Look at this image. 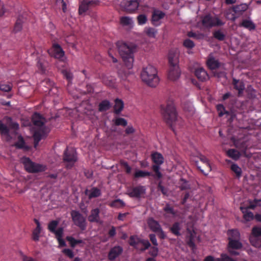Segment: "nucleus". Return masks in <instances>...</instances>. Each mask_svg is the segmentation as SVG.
Masks as SVG:
<instances>
[{
	"mask_svg": "<svg viewBox=\"0 0 261 261\" xmlns=\"http://www.w3.org/2000/svg\"><path fill=\"white\" fill-rule=\"evenodd\" d=\"M161 112L164 121L175 133L176 125L180 127L184 125L182 119L177 115L173 101L168 100L166 105H161Z\"/></svg>",
	"mask_w": 261,
	"mask_h": 261,
	"instance_id": "nucleus-1",
	"label": "nucleus"
},
{
	"mask_svg": "<svg viewBox=\"0 0 261 261\" xmlns=\"http://www.w3.org/2000/svg\"><path fill=\"white\" fill-rule=\"evenodd\" d=\"M119 53L121 57L125 66L128 69L133 67L134 53L136 50V45L132 43L118 41L116 43Z\"/></svg>",
	"mask_w": 261,
	"mask_h": 261,
	"instance_id": "nucleus-2",
	"label": "nucleus"
},
{
	"mask_svg": "<svg viewBox=\"0 0 261 261\" xmlns=\"http://www.w3.org/2000/svg\"><path fill=\"white\" fill-rule=\"evenodd\" d=\"M141 77L144 83L151 87H156L159 82L156 69L150 65L143 69Z\"/></svg>",
	"mask_w": 261,
	"mask_h": 261,
	"instance_id": "nucleus-3",
	"label": "nucleus"
},
{
	"mask_svg": "<svg viewBox=\"0 0 261 261\" xmlns=\"http://www.w3.org/2000/svg\"><path fill=\"white\" fill-rule=\"evenodd\" d=\"M174 57L175 55L170 51L168 56L169 69L168 73L169 79L172 81H175L178 79L180 75V71L177 64V61Z\"/></svg>",
	"mask_w": 261,
	"mask_h": 261,
	"instance_id": "nucleus-4",
	"label": "nucleus"
},
{
	"mask_svg": "<svg viewBox=\"0 0 261 261\" xmlns=\"http://www.w3.org/2000/svg\"><path fill=\"white\" fill-rule=\"evenodd\" d=\"M21 163L23 164L25 170L29 173H39L44 171L46 169L45 165L35 163L28 157L22 158Z\"/></svg>",
	"mask_w": 261,
	"mask_h": 261,
	"instance_id": "nucleus-5",
	"label": "nucleus"
},
{
	"mask_svg": "<svg viewBox=\"0 0 261 261\" xmlns=\"http://www.w3.org/2000/svg\"><path fill=\"white\" fill-rule=\"evenodd\" d=\"M77 152L73 148L67 147L64 150L63 161L65 163V167L67 169H71L77 162Z\"/></svg>",
	"mask_w": 261,
	"mask_h": 261,
	"instance_id": "nucleus-6",
	"label": "nucleus"
},
{
	"mask_svg": "<svg viewBox=\"0 0 261 261\" xmlns=\"http://www.w3.org/2000/svg\"><path fill=\"white\" fill-rule=\"evenodd\" d=\"M4 120L8 126L0 120V134L2 136L10 137L9 128L17 130L19 129V124L17 122L13 121L10 117L6 116L4 118Z\"/></svg>",
	"mask_w": 261,
	"mask_h": 261,
	"instance_id": "nucleus-7",
	"label": "nucleus"
},
{
	"mask_svg": "<svg viewBox=\"0 0 261 261\" xmlns=\"http://www.w3.org/2000/svg\"><path fill=\"white\" fill-rule=\"evenodd\" d=\"M201 18L202 25L207 28H211L213 27L222 26L225 23L218 17H213L210 14H206L205 15L202 16Z\"/></svg>",
	"mask_w": 261,
	"mask_h": 261,
	"instance_id": "nucleus-8",
	"label": "nucleus"
},
{
	"mask_svg": "<svg viewBox=\"0 0 261 261\" xmlns=\"http://www.w3.org/2000/svg\"><path fill=\"white\" fill-rule=\"evenodd\" d=\"M71 216L74 224L79 227L81 230H85L87 223L85 218L78 211H72Z\"/></svg>",
	"mask_w": 261,
	"mask_h": 261,
	"instance_id": "nucleus-9",
	"label": "nucleus"
},
{
	"mask_svg": "<svg viewBox=\"0 0 261 261\" xmlns=\"http://www.w3.org/2000/svg\"><path fill=\"white\" fill-rule=\"evenodd\" d=\"M139 3L140 0H123L121 5L125 11L132 13L137 10Z\"/></svg>",
	"mask_w": 261,
	"mask_h": 261,
	"instance_id": "nucleus-10",
	"label": "nucleus"
},
{
	"mask_svg": "<svg viewBox=\"0 0 261 261\" xmlns=\"http://www.w3.org/2000/svg\"><path fill=\"white\" fill-rule=\"evenodd\" d=\"M146 190L145 186L138 185L129 189L128 190L127 194L130 197L140 198L142 195L145 193Z\"/></svg>",
	"mask_w": 261,
	"mask_h": 261,
	"instance_id": "nucleus-11",
	"label": "nucleus"
},
{
	"mask_svg": "<svg viewBox=\"0 0 261 261\" xmlns=\"http://www.w3.org/2000/svg\"><path fill=\"white\" fill-rule=\"evenodd\" d=\"M198 158L199 160L205 165L204 169H202L200 166L198 165V161H194L195 162V165L197 166V168L204 175H207L208 172H210L212 169L209 163L208 159L204 155L199 154L198 156Z\"/></svg>",
	"mask_w": 261,
	"mask_h": 261,
	"instance_id": "nucleus-12",
	"label": "nucleus"
},
{
	"mask_svg": "<svg viewBox=\"0 0 261 261\" xmlns=\"http://www.w3.org/2000/svg\"><path fill=\"white\" fill-rule=\"evenodd\" d=\"M98 3V0H83L79 6V14L81 15L85 13L89 8L97 5Z\"/></svg>",
	"mask_w": 261,
	"mask_h": 261,
	"instance_id": "nucleus-13",
	"label": "nucleus"
},
{
	"mask_svg": "<svg viewBox=\"0 0 261 261\" xmlns=\"http://www.w3.org/2000/svg\"><path fill=\"white\" fill-rule=\"evenodd\" d=\"M165 16V13L163 11L154 9L152 13L151 16V23L152 24L158 27L161 24L160 20L163 19Z\"/></svg>",
	"mask_w": 261,
	"mask_h": 261,
	"instance_id": "nucleus-14",
	"label": "nucleus"
},
{
	"mask_svg": "<svg viewBox=\"0 0 261 261\" xmlns=\"http://www.w3.org/2000/svg\"><path fill=\"white\" fill-rule=\"evenodd\" d=\"M49 54L57 59H60L65 55L61 46L58 43H54L51 48L49 50Z\"/></svg>",
	"mask_w": 261,
	"mask_h": 261,
	"instance_id": "nucleus-15",
	"label": "nucleus"
},
{
	"mask_svg": "<svg viewBox=\"0 0 261 261\" xmlns=\"http://www.w3.org/2000/svg\"><path fill=\"white\" fill-rule=\"evenodd\" d=\"M32 122L34 125L43 128V125L45 123V119L38 113H35L32 116Z\"/></svg>",
	"mask_w": 261,
	"mask_h": 261,
	"instance_id": "nucleus-16",
	"label": "nucleus"
},
{
	"mask_svg": "<svg viewBox=\"0 0 261 261\" xmlns=\"http://www.w3.org/2000/svg\"><path fill=\"white\" fill-rule=\"evenodd\" d=\"M123 248L120 246H116L111 249L108 254V258L110 260H114L122 252Z\"/></svg>",
	"mask_w": 261,
	"mask_h": 261,
	"instance_id": "nucleus-17",
	"label": "nucleus"
},
{
	"mask_svg": "<svg viewBox=\"0 0 261 261\" xmlns=\"http://www.w3.org/2000/svg\"><path fill=\"white\" fill-rule=\"evenodd\" d=\"M59 224V221L57 220H52L48 224V229L49 231L55 235L58 234L60 236L61 234L60 233L64 231L63 228L62 227H59L57 229H56Z\"/></svg>",
	"mask_w": 261,
	"mask_h": 261,
	"instance_id": "nucleus-18",
	"label": "nucleus"
},
{
	"mask_svg": "<svg viewBox=\"0 0 261 261\" xmlns=\"http://www.w3.org/2000/svg\"><path fill=\"white\" fill-rule=\"evenodd\" d=\"M100 210L98 208L92 209L90 212V214L88 217V220L91 223H101L100 220Z\"/></svg>",
	"mask_w": 261,
	"mask_h": 261,
	"instance_id": "nucleus-19",
	"label": "nucleus"
},
{
	"mask_svg": "<svg viewBox=\"0 0 261 261\" xmlns=\"http://www.w3.org/2000/svg\"><path fill=\"white\" fill-rule=\"evenodd\" d=\"M221 63L213 56H210L206 61V65L211 70H216L220 66Z\"/></svg>",
	"mask_w": 261,
	"mask_h": 261,
	"instance_id": "nucleus-20",
	"label": "nucleus"
},
{
	"mask_svg": "<svg viewBox=\"0 0 261 261\" xmlns=\"http://www.w3.org/2000/svg\"><path fill=\"white\" fill-rule=\"evenodd\" d=\"M46 134L43 128H40L39 130L35 132L33 137L34 140V147L36 148L38 145L40 141L43 138L45 137Z\"/></svg>",
	"mask_w": 261,
	"mask_h": 261,
	"instance_id": "nucleus-21",
	"label": "nucleus"
},
{
	"mask_svg": "<svg viewBox=\"0 0 261 261\" xmlns=\"http://www.w3.org/2000/svg\"><path fill=\"white\" fill-rule=\"evenodd\" d=\"M232 83L234 89L238 91V96H241L245 89V84L244 82L233 78Z\"/></svg>",
	"mask_w": 261,
	"mask_h": 261,
	"instance_id": "nucleus-22",
	"label": "nucleus"
},
{
	"mask_svg": "<svg viewBox=\"0 0 261 261\" xmlns=\"http://www.w3.org/2000/svg\"><path fill=\"white\" fill-rule=\"evenodd\" d=\"M35 223L36 224V227L33 230L32 233V239L34 241H38L40 237V233L41 230L40 223L38 220L34 219Z\"/></svg>",
	"mask_w": 261,
	"mask_h": 261,
	"instance_id": "nucleus-23",
	"label": "nucleus"
},
{
	"mask_svg": "<svg viewBox=\"0 0 261 261\" xmlns=\"http://www.w3.org/2000/svg\"><path fill=\"white\" fill-rule=\"evenodd\" d=\"M239 27L244 28L250 31L255 30L256 25L255 23L251 20L243 19L239 24Z\"/></svg>",
	"mask_w": 261,
	"mask_h": 261,
	"instance_id": "nucleus-24",
	"label": "nucleus"
},
{
	"mask_svg": "<svg viewBox=\"0 0 261 261\" xmlns=\"http://www.w3.org/2000/svg\"><path fill=\"white\" fill-rule=\"evenodd\" d=\"M248 5L242 3L240 5H234L232 7V10L235 14L241 15L248 8Z\"/></svg>",
	"mask_w": 261,
	"mask_h": 261,
	"instance_id": "nucleus-25",
	"label": "nucleus"
},
{
	"mask_svg": "<svg viewBox=\"0 0 261 261\" xmlns=\"http://www.w3.org/2000/svg\"><path fill=\"white\" fill-rule=\"evenodd\" d=\"M37 67L38 68V72L41 74L45 73L46 66L47 65L46 62L44 60L43 57H39L37 59Z\"/></svg>",
	"mask_w": 261,
	"mask_h": 261,
	"instance_id": "nucleus-26",
	"label": "nucleus"
},
{
	"mask_svg": "<svg viewBox=\"0 0 261 261\" xmlns=\"http://www.w3.org/2000/svg\"><path fill=\"white\" fill-rule=\"evenodd\" d=\"M195 75L201 81H204L208 78L206 71L202 68H199L195 70Z\"/></svg>",
	"mask_w": 261,
	"mask_h": 261,
	"instance_id": "nucleus-27",
	"label": "nucleus"
},
{
	"mask_svg": "<svg viewBox=\"0 0 261 261\" xmlns=\"http://www.w3.org/2000/svg\"><path fill=\"white\" fill-rule=\"evenodd\" d=\"M151 158L152 162L155 164L161 165L164 162V158L163 155L158 152L152 153Z\"/></svg>",
	"mask_w": 261,
	"mask_h": 261,
	"instance_id": "nucleus-28",
	"label": "nucleus"
},
{
	"mask_svg": "<svg viewBox=\"0 0 261 261\" xmlns=\"http://www.w3.org/2000/svg\"><path fill=\"white\" fill-rule=\"evenodd\" d=\"M124 108V103L121 99L116 98L115 100V105L114 106V113L116 115H119Z\"/></svg>",
	"mask_w": 261,
	"mask_h": 261,
	"instance_id": "nucleus-29",
	"label": "nucleus"
},
{
	"mask_svg": "<svg viewBox=\"0 0 261 261\" xmlns=\"http://www.w3.org/2000/svg\"><path fill=\"white\" fill-rule=\"evenodd\" d=\"M147 223L149 228L154 232H158L161 228L160 224L153 218L149 219Z\"/></svg>",
	"mask_w": 261,
	"mask_h": 261,
	"instance_id": "nucleus-30",
	"label": "nucleus"
},
{
	"mask_svg": "<svg viewBox=\"0 0 261 261\" xmlns=\"http://www.w3.org/2000/svg\"><path fill=\"white\" fill-rule=\"evenodd\" d=\"M240 209L243 214V218L246 221H250L255 218L253 213L248 211V208L241 206Z\"/></svg>",
	"mask_w": 261,
	"mask_h": 261,
	"instance_id": "nucleus-31",
	"label": "nucleus"
},
{
	"mask_svg": "<svg viewBox=\"0 0 261 261\" xmlns=\"http://www.w3.org/2000/svg\"><path fill=\"white\" fill-rule=\"evenodd\" d=\"M181 230V224L178 222L174 223L170 228V231L175 236L178 237L181 235L180 231Z\"/></svg>",
	"mask_w": 261,
	"mask_h": 261,
	"instance_id": "nucleus-32",
	"label": "nucleus"
},
{
	"mask_svg": "<svg viewBox=\"0 0 261 261\" xmlns=\"http://www.w3.org/2000/svg\"><path fill=\"white\" fill-rule=\"evenodd\" d=\"M228 236V241L237 240L240 239V234L239 231L237 229L229 230L227 232Z\"/></svg>",
	"mask_w": 261,
	"mask_h": 261,
	"instance_id": "nucleus-33",
	"label": "nucleus"
},
{
	"mask_svg": "<svg viewBox=\"0 0 261 261\" xmlns=\"http://www.w3.org/2000/svg\"><path fill=\"white\" fill-rule=\"evenodd\" d=\"M239 240H240L229 241L228 248L236 250L241 249L243 247V245Z\"/></svg>",
	"mask_w": 261,
	"mask_h": 261,
	"instance_id": "nucleus-34",
	"label": "nucleus"
},
{
	"mask_svg": "<svg viewBox=\"0 0 261 261\" xmlns=\"http://www.w3.org/2000/svg\"><path fill=\"white\" fill-rule=\"evenodd\" d=\"M111 107L110 102L108 100H103L98 105V111L105 112L110 109Z\"/></svg>",
	"mask_w": 261,
	"mask_h": 261,
	"instance_id": "nucleus-35",
	"label": "nucleus"
},
{
	"mask_svg": "<svg viewBox=\"0 0 261 261\" xmlns=\"http://www.w3.org/2000/svg\"><path fill=\"white\" fill-rule=\"evenodd\" d=\"M194 239L195 235L192 232H190L186 238L187 244L192 249H194L196 247Z\"/></svg>",
	"mask_w": 261,
	"mask_h": 261,
	"instance_id": "nucleus-36",
	"label": "nucleus"
},
{
	"mask_svg": "<svg viewBox=\"0 0 261 261\" xmlns=\"http://www.w3.org/2000/svg\"><path fill=\"white\" fill-rule=\"evenodd\" d=\"M227 154L234 160H238L241 155L240 152L234 149H228L227 151Z\"/></svg>",
	"mask_w": 261,
	"mask_h": 261,
	"instance_id": "nucleus-37",
	"label": "nucleus"
},
{
	"mask_svg": "<svg viewBox=\"0 0 261 261\" xmlns=\"http://www.w3.org/2000/svg\"><path fill=\"white\" fill-rule=\"evenodd\" d=\"M103 83L107 86L114 88L115 86V79L112 76H107L103 79Z\"/></svg>",
	"mask_w": 261,
	"mask_h": 261,
	"instance_id": "nucleus-38",
	"label": "nucleus"
},
{
	"mask_svg": "<svg viewBox=\"0 0 261 261\" xmlns=\"http://www.w3.org/2000/svg\"><path fill=\"white\" fill-rule=\"evenodd\" d=\"M217 110L218 112V115L219 117H222L224 114H225L227 116L231 115V113L228 111L225 110L224 106L222 104H219L217 106Z\"/></svg>",
	"mask_w": 261,
	"mask_h": 261,
	"instance_id": "nucleus-39",
	"label": "nucleus"
},
{
	"mask_svg": "<svg viewBox=\"0 0 261 261\" xmlns=\"http://www.w3.org/2000/svg\"><path fill=\"white\" fill-rule=\"evenodd\" d=\"M249 240L251 244L256 248L261 247V238L250 237Z\"/></svg>",
	"mask_w": 261,
	"mask_h": 261,
	"instance_id": "nucleus-40",
	"label": "nucleus"
},
{
	"mask_svg": "<svg viewBox=\"0 0 261 261\" xmlns=\"http://www.w3.org/2000/svg\"><path fill=\"white\" fill-rule=\"evenodd\" d=\"M23 23V21L22 18L20 17H19L15 22L13 31L15 33L20 32L22 29Z\"/></svg>",
	"mask_w": 261,
	"mask_h": 261,
	"instance_id": "nucleus-41",
	"label": "nucleus"
},
{
	"mask_svg": "<svg viewBox=\"0 0 261 261\" xmlns=\"http://www.w3.org/2000/svg\"><path fill=\"white\" fill-rule=\"evenodd\" d=\"M101 194L100 190L97 188H92L90 191V193L88 195L90 199L96 198L99 196Z\"/></svg>",
	"mask_w": 261,
	"mask_h": 261,
	"instance_id": "nucleus-42",
	"label": "nucleus"
},
{
	"mask_svg": "<svg viewBox=\"0 0 261 261\" xmlns=\"http://www.w3.org/2000/svg\"><path fill=\"white\" fill-rule=\"evenodd\" d=\"M145 32L146 35L150 38H155L157 34V30L153 28H146Z\"/></svg>",
	"mask_w": 261,
	"mask_h": 261,
	"instance_id": "nucleus-43",
	"label": "nucleus"
},
{
	"mask_svg": "<svg viewBox=\"0 0 261 261\" xmlns=\"http://www.w3.org/2000/svg\"><path fill=\"white\" fill-rule=\"evenodd\" d=\"M15 146L19 149H23L25 148V141L22 136H18V141L15 143Z\"/></svg>",
	"mask_w": 261,
	"mask_h": 261,
	"instance_id": "nucleus-44",
	"label": "nucleus"
},
{
	"mask_svg": "<svg viewBox=\"0 0 261 261\" xmlns=\"http://www.w3.org/2000/svg\"><path fill=\"white\" fill-rule=\"evenodd\" d=\"M151 175V173L148 171L138 170L134 174L135 178L145 177Z\"/></svg>",
	"mask_w": 261,
	"mask_h": 261,
	"instance_id": "nucleus-45",
	"label": "nucleus"
},
{
	"mask_svg": "<svg viewBox=\"0 0 261 261\" xmlns=\"http://www.w3.org/2000/svg\"><path fill=\"white\" fill-rule=\"evenodd\" d=\"M231 170L236 174V176L239 178L242 175V169L239 166L236 164H233L231 166Z\"/></svg>",
	"mask_w": 261,
	"mask_h": 261,
	"instance_id": "nucleus-46",
	"label": "nucleus"
},
{
	"mask_svg": "<svg viewBox=\"0 0 261 261\" xmlns=\"http://www.w3.org/2000/svg\"><path fill=\"white\" fill-rule=\"evenodd\" d=\"M12 88V84L10 83H6L5 82H1L0 83V90L4 92H9L11 90Z\"/></svg>",
	"mask_w": 261,
	"mask_h": 261,
	"instance_id": "nucleus-47",
	"label": "nucleus"
},
{
	"mask_svg": "<svg viewBox=\"0 0 261 261\" xmlns=\"http://www.w3.org/2000/svg\"><path fill=\"white\" fill-rule=\"evenodd\" d=\"M260 202H261V199H254L252 201L250 200L249 201V205L246 208L254 210L256 206L260 205Z\"/></svg>",
	"mask_w": 261,
	"mask_h": 261,
	"instance_id": "nucleus-48",
	"label": "nucleus"
},
{
	"mask_svg": "<svg viewBox=\"0 0 261 261\" xmlns=\"http://www.w3.org/2000/svg\"><path fill=\"white\" fill-rule=\"evenodd\" d=\"M125 203L124 202L119 199L113 201L110 204V206L112 207H123Z\"/></svg>",
	"mask_w": 261,
	"mask_h": 261,
	"instance_id": "nucleus-49",
	"label": "nucleus"
},
{
	"mask_svg": "<svg viewBox=\"0 0 261 261\" xmlns=\"http://www.w3.org/2000/svg\"><path fill=\"white\" fill-rule=\"evenodd\" d=\"M250 237L261 238V228L256 226L253 227Z\"/></svg>",
	"mask_w": 261,
	"mask_h": 261,
	"instance_id": "nucleus-50",
	"label": "nucleus"
},
{
	"mask_svg": "<svg viewBox=\"0 0 261 261\" xmlns=\"http://www.w3.org/2000/svg\"><path fill=\"white\" fill-rule=\"evenodd\" d=\"M213 36L215 38L219 41H223L225 38V35L220 30L214 32Z\"/></svg>",
	"mask_w": 261,
	"mask_h": 261,
	"instance_id": "nucleus-51",
	"label": "nucleus"
},
{
	"mask_svg": "<svg viewBox=\"0 0 261 261\" xmlns=\"http://www.w3.org/2000/svg\"><path fill=\"white\" fill-rule=\"evenodd\" d=\"M139 242L140 243L142 244V245L144 246L143 248H142L140 249V250L142 252L148 249L151 246L150 243L147 240L139 239Z\"/></svg>",
	"mask_w": 261,
	"mask_h": 261,
	"instance_id": "nucleus-52",
	"label": "nucleus"
},
{
	"mask_svg": "<svg viewBox=\"0 0 261 261\" xmlns=\"http://www.w3.org/2000/svg\"><path fill=\"white\" fill-rule=\"evenodd\" d=\"M114 123L117 126H125L127 124V122L124 118H117L114 120Z\"/></svg>",
	"mask_w": 261,
	"mask_h": 261,
	"instance_id": "nucleus-53",
	"label": "nucleus"
},
{
	"mask_svg": "<svg viewBox=\"0 0 261 261\" xmlns=\"http://www.w3.org/2000/svg\"><path fill=\"white\" fill-rule=\"evenodd\" d=\"M215 261H236L234 259L229 257L227 254L222 253L220 257L216 259Z\"/></svg>",
	"mask_w": 261,
	"mask_h": 261,
	"instance_id": "nucleus-54",
	"label": "nucleus"
},
{
	"mask_svg": "<svg viewBox=\"0 0 261 261\" xmlns=\"http://www.w3.org/2000/svg\"><path fill=\"white\" fill-rule=\"evenodd\" d=\"M190 188V186L188 182L185 179H184L181 178L180 179V183L179 185V188L181 190H185L187 189H188Z\"/></svg>",
	"mask_w": 261,
	"mask_h": 261,
	"instance_id": "nucleus-55",
	"label": "nucleus"
},
{
	"mask_svg": "<svg viewBox=\"0 0 261 261\" xmlns=\"http://www.w3.org/2000/svg\"><path fill=\"white\" fill-rule=\"evenodd\" d=\"M238 147L241 149V151L243 152L245 156H247V158L251 157V154H247L246 152V150L248 147L246 142L242 143L240 145V146Z\"/></svg>",
	"mask_w": 261,
	"mask_h": 261,
	"instance_id": "nucleus-56",
	"label": "nucleus"
},
{
	"mask_svg": "<svg viewBox=\"0 0 261 261\" xmlns=\"http://www.w3.org/2000/svg\"><path fill=\"white\" fill-rule=\"evenodd\" d=\"M147 17L145 14H140L137 17L138 23L139 25H143L147 21Z\"/></svg>",
	"mask_w": 261,
	"mask_h": 261,
	"instance_id": "nucleus-57",
	"label": "nucleus"
},
{
	"mask_svg": "<svg viewBox=\"0 0 261 261\" xmlns=\"http://www.w3.org/2000/svg\"><path fill=\"white\" fill-rule=\"evenodd\" d=\"M131 19L127 16H123L120 18V23L123 25H128L131 24Z\"/></svg>",
	"mask_w": 261,
	"mask_h": 261,
	"instance_id": "nucleus-58",
	"label": "nucleus"
},
{
	"mask_svg": "<svg viewBox=\"0 0 261 261\" xmlns=\"http://www.w3.org/2000/svg\"><path fill=\"white\" fill-rule=\"evenodd\" d=\"M158 190L160 191L164 195H167L168 190L167 188H165L162 185V182H159L157 186Z\"/></svg>",
	"mask_w": 261,
	"mask_h": 261,
	"instance_id": "nucleus-59",
	"label": "nucleus"
},
{
	"mask_svg": "<svg viewBox=\"0 0 261 261\" xmlns=\"http://www.w3.org/2000/svg\"><path fill=\"white\" fill-rule=\"evenodd\" d=\"M184 46L188 48H192L194 47L195 44L193 41L189 39H187L184 41Z\"/></svg>",
	"mask_w": 261,
	"mask_h": 261,
	"instance_id": "nucleus-60",
	"label": "nucleus"
},
{
	"mask_svg": "<svg viewBox=\"0 0 261 261\" xmlns=\"http://www.w3.org/2000/svg\"><path fill=\"white\" fill-rule=\"evenodd\" d=\"M60 233L61 234L60 236H58V234L56 235V237L59 242V246L60 247H65L66 244L65 241L62 239L63 232H62V233Z\"/></svg>",
	"mask_w": 261,
	"mask_h": 261,
	"instance_id": "nucleus-61",
	"label": "nucleus"
},
{
	"mask_svg": "<svg viewBox=\"0 0 261 261\" xmlns=\"http://www.w3.org/2000/svg\"><path fill=\"white\" fill-rule=\"evenodd\" d=\"M62 73L64 77H65L68 81V82H70V81L72 79V74L70 72L66 70H64L62 71Z\"/></svg>",
	"mask_w": 261,
	"mask_h": 261,
	"instance_id": "nucleus-62",
	"label": "nucleus"
},
{
	"mask_svg": "<svg viewBox=\"0 0 261 261\" xmlns=\"http://www.w3.org/2000/svg\"><path fill=\"white\" fill-rule=\"evenodd\" d=\"M62 252L70 258H72L74 257L73 251L68 248L64 249L62 250Z\"/></svg>",
	"mask_w": 261,
	"mask_h": 261,
	"instance_id": "nucleus-63",
	"label": "nucleus"
},
{
	"mask_svg": "<svg viewBox=\"0 0 261 261\" xmlns=\"http://www.w3.org/2000/svg\"><path fill=\"white\" fill-rule=\"evenodd\" d=\"M158 248L156 247V246H154V247L150 248L149 254L153 257H155L158 255Z\"/></svg>",
	"mask_w": 261,
	"mask_h": 261,
	"instance_id": "nucleus-64",
	"label": "nucleus"
}]
</instances>
